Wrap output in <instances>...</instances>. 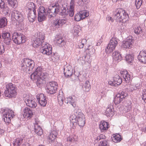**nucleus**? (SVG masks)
<instances>
[{
  "mask_svg": "<svg viewBox=\"0 0 146 146\" xmlns=\"http://www.w3.org/2000/svg\"><path fill=\"white\" fill-rule=\"evenodd\" d=\"M3 118L6 123H9L11 120L15 116L14 112L12 110L6 108L3 112Z\"/></svg>",
  "mask_w": 146,
  "mask_h": 146,
  "instance_id": "nucleus-8",
  "label": "nucleus"
},
{
  "mask_svg": "<svg viewBox=\"0 0 146 146\" xmlns=\"http://www.w3.org/2000/svg\"><path fill=\"white\" fill-rule=\"evenodd\" d=\"M120 73L126 82L129 81L130 80V75L127 71L126 70L121 71H120Z\"/></svg>",
  "mask_w": 146,
  "mask_h": 146,
  "instance_id": "nucleus-29",
  "label": "nucleus"
},
{
  "mask_svg": "<svg viewBox=\"0 0 146 146\" xmlns=\"http://www.w3.org/2000/svg\"><path fill=\"white\" fill-rule=\"evenodd\" d=\"M66 21H67L66 19L57 18L54 21L53 25L55 28H58L64 24Z\"/></svg>",
  "mask_w": 146,
  "mask_h": 146,
  "instance_id": "nucleus-18",
  "label": "nucleus"
},
{
  "mask_svg": "<svg viewBox=\"0 0 146 146\" xmlns=\"http://www.w3.org/2000/svg\"><path fill=\"white\" fill-rule=\"evenodd\" d=\"M87 112L89 113L90 114L93 115L92 111L90 108H89L87 110Z\"/></svg>",
  "mask_w": 146,
  "mask_h": 146,
  "instance_id": "nucleus-61",
  "label": "nucleus"
},
{
  "mask_svg": "<svg viewBox=\"0 0 146 146\" xmlns=\"http://www.w3.org/2000/svg\"><path fill=\"white\" fill-rule=\"evenodd\" d=\"M62 7L60 5V9L59 12L61 13V15H66L68 14V10L67 9V8L65 7L63 5H62Z\"/></svg>",
  "mask_w": 146,
  "mask_h": 146,
  "instance_id": "nucleus-36",
  "label": "nucleus"
},
{
  "mask_svg": "<svg viewBox=\"0 0 146 146\" xmlns=\"http://www.w3.org/2000/svg\"><path fill=\"white\" fill-rule=\"evenodd\" d=\"M24 100L27 105L30 107L35 108L37 106L35 100L29 95H25L24 97Z\"/></svg>",
  "mask_w": 146,
  "mask_h": 146,
  "instance_id": "nucleus-13",
  "label": "nucleus"
},
{
  "mask_svg": "<svg viewBox=\"0 0 146 146\" xmlns=\"http://www.w3.org/2000/svg\"><path fill=\"white\" fill-rule=\"evenodd\" d=\"M85 117L82 112H79L77 115L75 114L71 115L70 119L71 123L75 126L77 124L80 127H83L85 124Z\"/></svg>",
  "mask_w": 146,
  "mask_h": 146,
  "instance_id": "nucleus-4",
  "label": "nucleus"
},
{
  "mask_svg": "<svg viewBox=\"0 0 146 146\" xmlns=\"http://www.w3.org/2000/svg\"><path fill=\"white\" fill-rule=\"evenodd\" d=\"M60 9V7L58 3L53 4L52 6H50L47 11V13L48 14V17L50 18L55 16L56 14L59 12Z\"/></svg>",
  "mask_w": 146,
  "mask_h": 146,
  "instance_id": "nucleus-9",
  "label": "nucleus"
},
{
  "mask_svg": "<svg viewBox=\"0 0 146 146\" xmlns=\"http://www.w3.org/2000/svg\"><path fill=\"white\" fill-rule=\"evenodd\" d=\"M3 39V42L6 44L9 45L11 44V38H8Z\"/></svg>",
  "mask_w": 146,
  "mask_h": 146,
  "instance_id": "nucleus-51",
  "label": "nucleus"
},
{
  "mask_svg": "<svg viewBox=\"0 0 146 146\" xmlns=\"http://www.w3.org/2000/svg\"><path fill=\"white\" fill-rule=\"evenodd\" d=\"M58 88V84L55 82H52L47 83L46 90L49 94H52L55 93Z\"/></svg>",
  "mask_w": 146,
  "mask_h": 146,
  "instance_id": "nucleus-12",
  "label": "nucleus"
},
{
  "mask_svg": "<svg viewBox=\"0 0 146 146\" xmlns=\"http://www.w3.org/2000/svg\"><path fill=\"white\" fill-rule=\"evenodd\" d=\"M137 58L140 62L146 64V52L141 51L138 56Z\"/></svg>",
  "mask_w": 146,
  "mask_h": 146,
  "instance_id": "nucleus-26",
  "label": "nucleus"
},
{
  "mask_svg": "<svg viewBox=\"0 0 146 146\" xmlns=\"http://www.w3.org/2000/svg\"><path fill=\"white\" fill-rule=\"evenodd\" d=\"M23 116L24 118L30 119L31 118L34 113V111L30 108H25L23 110Z\"/></svg>",
  "mask_w": 146,
  "mask_h": 146,
  "instance_id": "nucleus-23",
  "label": "nucleus"
},
{
  "mask_svg": "<svg viewBox=\"0 0 146 146\" xmlns=\"http://www.w3.org/2000/svg\"><path fill=\"white\" fill-rule=\"evenodd\" d=\"M77 3L79 5H82L85 4H86V3H87L88 0H77Z\"/></svg>",
  "mask_w": 146,
  "mask_h": 146,
  "instance_id": "nucleus-52",
  "label": "nucleus"
},
{
  "mask_svg": "<svg viewBox=\"0 0 146 146\" xmlns=\"http://www.w3.org/2000/svg\"><path fill=\"white\" fill-rule=\"evenodd\" d=\"M142 98L144 102L146 103V89H144L143 91Z\"/></svg>",
  "mask_w": 146,
  "mask_h": 146,
  "instance_id": "nucleus-50",
  "label": "nucleus"
},
{
  "mask_svg": "<svg viewBox=\"0 0 146 146\" xmlns=\"http://www.w3.org/2000/svg\"><path fill=\"white\" fill-rule=\"evenodd\" d=\"M107 20L109 22H112L113 21V19L111 17H108L107 18Z\"/></svg>",
  "mask_w": 146,
  "mask_h": 146,
  "instance_id": "nucleus-60",
  "label": "nucleus"
},
{
  "mask_svg": "<svg viewBox=\"0 0 146 146\" xmlns=\"http://www.w3.org/2000/svg\"><path fill=\"white\" fill-rule=\"evenodd\" d=\"M8 3L11 7L15 8L17 5V2L16 0H10L8 1Z\"/></svg>",
  "mask_w": 146,
  "mask_h": 146,
  "instance_id": "nucleus-42",
  "label": "nucleus"
},
{
  "mask_svg": "<svg viewBox=\"0 0 146 146\" xmlns=\"http://www.w3.org/2000/svg\"><path fill=\"white\" fill-rule=\"evenodd\" d=\"M119 41V39L116 38H112L106 49V52L108 54L112 52L118 44Z\"/></svg>",
  "mask_w": 146,
  "mask_h": 146,
  "instance_id": "nucleus-10",
  "label": "nucleus"
},
{
  "mask_svg": "<svg viewBox=\"0 0 146 146\" xmlns=\"http://www.w3.org/2000/svg\"><path fill=\"white\" fill-rule=\"evenodd\" d=\"M141 146H146V142H144L141 144Z\"/></svg>",
  "mask_w": 146,
  "mask_h": 146,
  "instance_id": "nucleus-64",
  "label": "nucleus"
},
{
  "mask_svg": "<svg viewBox=\"0 0 146 146\" xmlns=\"http://www.w3.org/2000/svg\"><path fill=\"white\" fill-rule=\"evenodd\" d=\"M113 60L117 62L122 59V57L120 53L117 51H115L113 53Z\"/></svg>",
  "mask_w": 146,
  "mask_h": 146,
  "instance_id": "nucleus-32",
  "label": "nucleus"
},
{
  "mask_svg": "<svg viewBox=\"0 0 146 146\" xmlns=\"http://www.w3.org/2000/svg\"><path fill=\"white\" fill-rule=\"evenodd\" d=\"M134 32L137 34H139L142 33V30L140 27H137L134 30Z\"/></svg>",
  "mask_w": 146,
  "mask_h": 146,
  "instance_id": "nucleus-53",
  "label": "nucleus"
},
{
  "mask_svg": "<svg viewBox=\"0 0 146 146\" xmlns=\"http://www.w3.org/2000/svg\"><path fill=\"white\" fill-rule=\"evenodd\" d=\"M133 43V40L132 38V37L130 36L128 37L126 40L123 43L122 47L124 49L131 48Z\"/></svg>",
  "mask_w": 146,
  "mask_h": 146,
  "instance_id": "nucleus-19",
  "label": "nucleus"
},
{
  "mask_svg": "<svg viewBox=\"0 0 146 146\" xmlns=\"http://www.w3.org/2000/svg\"><path fill=\"white\" fill-rule=\"evenodd\" d=\"M58 132L55 129H53L51 130L48 137V140L50 143H52L55 139L56 137L58 135Z\"/></svg>",
  "mask_w": 146,
  "mask_h": 146,
  "instance_id": "nucleus-21",
  "label": "nucleus"
},
{
  "mask_svg": "<svg viewBox=\"0 0 146 146\" xmlns=\"http://www.w3.org/2000/svg\"><path fill=\"white\" fill-rule=\"evenodd\" d=\"M120 29L121 30V31H125L126 30V27L125 26H122L121 27Z\"/></svg>",
  "mask_w": 146,
  "mask_h": 146,
  "instance_id": "nucleus-58",
  "label": "nucleus"
},
{
  "mask_svg": "<svg viewBox=\"0 0 146 146\" xmlns=\"http://www.w3.org/2000/svg\"><path fill=\"white\" fill-rule=\"evenodd\" d=\"M104 136L102 135H100L98 136L95 140V142H96L99 141L101 139H103L104 138Z\"/></svg>",
  "mask_w": 146,
  "mask_h": 146,
  "instance_id": "nucleus-55",
  "label": "nucleus"
},
{
  "mask_svg": "<svg viewBox=\"0 0 146 146\" xmlns=\"http://www.w3.org/2000/svg\"><path fill=\"white\" fill-rule=\"evenodd\" d=\"M23 139H22L17 138L13 143L14 146H20L22 143Z\"/></svg>",
  "mask_w": 146,
  "mask_h": 146,
  "instance_id": "nucleus-45",
  "label": "nucleus"
},
{
  "mask_svg": "<svg viewBox=\"0 0 146 146\" xmlns=\"http://www.w3.org/2000/svg\"><path fill=\"white\" fill-rule=\"evenodd\" d=\"M17 88L16 86L11 83L6 85V90L4 92L5 96L9 98L14 97L17 94Z\"/></svg>",
  "mask_w": 146,
  "mask_h": 146,
  "instance_id": "nucleus-5",
  "label": "nucleus"
},
{
  "mask_svg": "<svg viewBox=\"0 0 146 146\" xmlns=\"http://www.w3.org/2000/svg\"><path fill=\"white\" fill-rule=\"evenodd\" d=\"M36 99L41 106L44 107L47 103V98L43 94H38L36 96Z\"/></svg>",
  "mask_w": 146,
  "mask_h": 146,
  "instance_id": "nucleus-17",
  "label": "nucleus"
},
{
  "mask_svg": "<svg viewBox=\"0 0 146 146\" xmlns=\"http://www.w3.org/2000/svg\"><path fill=\"white\" fill-rule=\"evenodd\" d=\"M82 88L84 91L86 92L89 91L91 88V86L89 81L88 80L86 81L83 85Z\"/></svg>",
  "mask_w": 146,
  "mask_h": 146,
  "instance_id": "nucleus-37",
  "label": "nucleus"
},
{
  "mask_svg": "<svg viewBox=\"0 0 146 146\" xmlns=\"http://www.w3.org/2000/svg\"><path fill=\"white\" fill-rule=\"evenodd\" d=\"M72 81L78 80H79V78L78 76H75V75H72Z\"/></svg>",
  "mask_w": 146,
  "mask_h": 146,
  "instance_id": "nucleus-56",
  "label": "nucleus"
},
{
  "mask_svg": "<svg viewBox=\"0 0 146 146\" xmlns=\"http://www.w3.org/2000/svg\"><path fill=\"white\" fill-rule=\"evenodd\" d=\"M114 19L119 23H125L128 21L129 17L127 13L123 9H118L114 12Z\"/></svg>",
  "mask_w": 146,
  "mask_h": 146,
  "instance_id": "nucleus-3",
  "label": "nucleus"
},
{
  "mask_svg": "<svg viewBox=\"0 0 146 146\" xmlns=\"http://www.w3.org/2000/svg\"><path fill=\"white\" fill-rule=\"evenodd\" d=\"M47 74L42 72L40 67H38L35 71L31 75V79L36 82L37 85H40L43 83V80L46 78Z\"/></svg>",
  "mask_w": 146,
  "mask_h": 146,
  "instance_id": "nucleus-2",
  "label": "nucleus"
},
{
  "mask_svg": "<svg viewBox=\"0 0 146 146\" xmlns=\"http://www.w3.org/2000/svg\"><path fill=\"white\" fill-rule=\"evenodd\" d=\"M121 139H122L121 136L119 134L114 135L112 138L113 141L116 143L119 142L121 141Z\"/></svg>",
  "mask_w": 146,
  "mask_h": 146,
  "instance_id": "nucleus-41",
  "label": "nucleus"
},
{
  "mask_svg": "<svg viewBox=\"0 0 146 146\" xmlns=\"http://www.w3.org/2000/svg\"><path fill=\"white\" fill-rule=\"evenodd\" d=\"M54 57L56 59V61L58 60H59V56L57 55L56 54H54Z\"/></svg>",
  "mask_w": 146,
  "mask_h": 146,
  "instance_id": "nucleus-57",
  "label": "nucleus"
},
{
  "mask_svg": "<svg viewBox=\"0 0 146 146\" xmlns=\"http://www.w3.org/2000/svg\"><path fill=\"white\" fill-rule=\"evenodd\" d=\"M122 82L121 78L118 75H116L113 78V81L110 80L108 83L110 85L114 86H117L120 84Z\"/></svg>",
  "mask_w": 146,
  "mask_h": 146,
  "instance_id": "nucleus-20",
  "label": "nucleus"
},
{
  "mask_svg": "<svg viewBox=\"0 0 146 146\" xmlns=\"http://www.w3.org/2000/svg\"><path fill=\"white\" fill-rule=\"evenodd\" d=\"M131 102L128 101L123 107V112L126 113L129 111L131 109Z\"/></svg>",
  "mask_w": 146,
  "mask_h": 146,
  "instance_id": "nucleus-33",
  "label": "nucleus"
},
{
  "mask_svg": "<svg viewBox=\"0 0 146 146\" xmlns=\"http://www.w3.org/2000/svg\"><path fill=\"white\" fill-rule=\"evenodd\" d=\"M12 38L14 42L18 44L24 43L26 41L25 36L20 33H14L13 34Z\"/></svg>",
  "mask_w": 146,
  "mask_h": 146,
  "instance_id": "nucleus-11",
  "label": "nucleus"
},
{
  "mask_svg": "<svg viewBox=\"0 0 146 146\" xmlns=\"http://www.w3.org/2000/svg\"><path fill=\"white\" fill-rule=\"evenodd\" d=\"M74 0H71L70 3V8L69 9L68 13L70 17H72L74 14V8L75 5Z\"/></svg>",
  "mask_w": 146,
  "mask_h": 146,
  "instance_id": "nucleus-31",
  "label": "nucleus"
},
{
  "mask_svg": "<svg viewBox=\"0 0 146 146\" xmlns=\"http://www.w3.org/2000/svg\"><path fill=\"white\" fill-rule=\"evenodd\" d=\"M47 15L46 12L43 6H40L38 10V19L39 22L45 20Z\"/></svg>",
  "mask_w": 146,
  "mask_h": 146,
  "instance_id": "nucleus-15",
  "label": "nucleus"
},
{
  "mask_svg": "<svg viewBox=\"0 0 146 146\" xmlns=\"http://www.w3.org/2000/svg\"><path fill=\"white\" fill-rule=\"evenodd\" d=\"M35 38L33 40V46L37 47H41L40 51L44 54L50 55L52 53V48L48 44L44 41V35L42 33H37L35 35Z\"/></svg>",
  "mask_w": 146,
  "mask_h": 146,
  "instance_id": "nucleus-1",
  "label": "nucleus"
},
{
  "mask_svg": "<svg viewBox=\"0 0 146 146\" xmlns=\"http://www.w3.org/2000/svg\"><path fill=\"white\" fill-rule=\"evenodd\" d=\"M11 16L12 18H14L18 22L19 25L21 27L23 26V21L24 17L23 14H22L21 12L16 9H14L12 11Z\"/></svg>",
  "mask_w": 146,
  "mask_h": 146,
  "instance_id": "nucleus-7",
  "label": "nucleus"
},
{
  "mask_svg": "<svg viewBox=\"0 0 146 146\" xmlns=\"http://www.w3.org/2000/svg\"><path fill=\"white\" fill-rule=\"evenodd\" d=\"M57 45L61 44L62 46L65 44V42L62 38H56V40Z\"/></svg>",
  "mask_w": 146,
  "mask_h": 146,
  "instance_id": "nucleus-46",
  "label": "nucleus"
},
{
  "mask_svg": "<svg viewBox=\"0 0 146 146\" xmlns=\"http://www.w3.org/2000/svg\"><path fill=\"white\" fill-rule=\"evenodd\" d=\"M127 96L128 94L127 93L123 91L119 92L115 97L114 102L115 104H118L121 102Z\"/></svg>",
  "mask_w": 146,
  "mask_h": 146,
  "instance_id": "nucleus-14",
  "label": "nucleus"
},
{
  "mask_svg": "<svg viewBox=\"0 0 146 146\" xmlns=\"http://www.w3.org/2000/svg\"><path fill=\"white\" fill-rule=\"evenodd\" d=\"M35 4L33 2H29L27 3V7L28 10H35Z\"/></svg>",
  "mask_w": 146,
  "mask_h": 146,
  "instance_id": "nucleus-44",
  "label": "nucleus"
},
{
  "mask_svg": "<svg viewBox=\"0 0 146 146\" xmlns=\"http://www.w3.org/2000/svg\"><path fill=\"white\" fill-rule=\"evenodd\" d=\"M36 17V10H30L28 16V18L29 21L33 23L35 21Z\"/></svg>",
  "mask_w": 146,
  "mask_h": 146,
  "instance_id": "nucleus-27",
  "label": "nucleus"
},
{
  "mask_svg": "<svg viewBox=\"0 0 146 146\" xmlns=\"http://www.w3.org/2000/svg\"><path fill=\"white\" fill-rule=\"evenodd\" d=\"M3 39L10 38V33L8 32L3 33L2 35Z\"/></svg>",
  "mask_w": 146,
  "mask_h": 146,
  "instance_id": "nucleus-49",
  "label": "nucleus"
},
{
  "mask_svg": "<svg viewBox=\"0 0 146 146\" xmlns=\"http://www.w3.org/2000/svg\"><path fill=\"white\" fill-rule=\"evenodd\" d=\"M64 72L66 77H68L71 76L72 74V70L71 66H65L64 68Z\"/></svg>",
  "mask_w": 146,
  "mask_h": 146,
  "instance_id": "nucleus-24",
  "label": "nucleus"
},
{
  "mask_svg": "<svg viewBox=\"0 0 146 146\" xmlns=\"http://www.w3.org/2000/svg\"><path fill=\"white\" fill-rule=\"evenodd\" d=\"M43 0H37L36 1L38 2V3L39 4H41L42 3Z\"/></svg>",
  "mask_w": 146,
  "mask_h": 146,
  "instance_id": "nucleus-62",
  "label": "nucleus"
},
{
  "mask_svg": "<svg viewBox=\"0 0 146 146\" xmlns=\"http://www.w3.org/2000/svg\"><path fill=\"white\" fill-rule=\"evenodd\" d=\"M109 127L108 123L104 121H102L99 125V127L101 132H106Z\"/></svg>",
  "mask_w": 146,
  "mask_h": 146,
  "instance_id": "nucleus-28",
  "label": "nucleus"
},
{
  "mask_svg": "<svg viewBox=\"0 0 146 146\" xmlns=\"http://www.w3.org/2000/svg\"><path fill=\"white\" fill-rule=\"evenodd\" d=\"M80 30L81 29L80 26L76 25L74 27L73 29L72 30V33L74 36H76L78 35Z\"/></svg>",
  "mask_w": 146,
  "mask_h": 146,
  "instance_id": "nucleus-40",
  "label": "nucleus"
},
{
  "mask_svg": "<svg viewBox=\"0 0 146 146\" xmlns=\"http://www.w3.org/2000/svg\"><path fill=\"white\" fill-rule=\"evenodd\" d=\"M35 66L34 61L29 58H25L21 64V69L24 72H27L33 70Z\"/></svg>",
  "mask_w": 146,
  "mask_h": 146,
  "instance_id": "nucleus-6",
  "label": "nucleus"
},
{
  "mask_svg": "<svg viewBox=\"0 0 146 146\" xmlns=\"http://www.w3.org/2000/svg\"><path fill=\"white\" fill-rule=\"evenodd\" d=\"M105 114L107 117L113 116L114 114V109L113 106L110 104H108V107L105 111Z\"/></svg>",
  "mask_w": 146,
  "mask_h": 146,
  "instance_id": "nucleus-25",
  "label": "nucleus"
},
{
  "mask_svg": "<svg viewBox=\"0 0 146 146\" xmlns=\"http://www.w3.org/2000/svg\"><path fill=\"white\" fill-rule=\"evenodd\" d=\"M5 51L4 45L2 44H0V55L2 54Z\"/></svg>",
  "mask_w": 146,
  "mask_h": 146,
  "instance_id": "nucleus-54",
  "label": "nucleus"
},
{
  "mask_svg": "<svg viewBox=\"0 0 146 146\" xmlns=\"http://www.w3.org/2000/svg\"><path fill=\"white\" fill-rule=\"evenodd\" d=\"M89 15V12L86 10L80 11L79 13L76 14L74 20L76 21H78L88 17Z\"/></svg>",
  "mask_w": 146,
  "mask_h": 146,
  "instance_id": "nucleus-16",
  "label": "nucleus"
},
{
  "mask_svg": "<svg viewBox=\"0 0 146 146\" xmlns=\"http://www.w3.org/2000/svg\"><path fill=\"white\" fill-rule=\"evenodd\" d=\"M0 8L1 9H2L3 11H5L7 13H8L9 8L6 5L4 2L2 0H0Z\"/></svg>",
  "mask_w": 146,
  "mask_h": 146,
  "instance_id": "nucleus-39",
  "label": "nucleus"
},
{
  "mask_svg": "<svg viewBox=\"0 0 146 146\" xmlns=\"http://www.w3.org/2000/svg\"><path fill=\"white\" fill-rule=\"evenodd\" d=\"M85 44H86L84 43L80 42L78 45L79 47L80 48H83Z\"/></svg>",
  "mask_w": 146,
  "mask_h": 146,
  "instance_id": "nucleus-59",
  "label": "nucleus"
},
{
  "mask_svg": "<svg viewBox=\"0 0 146 146\" xmlns=\"http://www.w3.org/2000/svg\"><path fill=\"white\" fill-rule=\"evenodd\" d=\"M135 4L137 9H139L141 6L143 0H135Z\"/></svg>",
  "mask_w": 146,
  "mask_h": 146,
  "instance_id": "nucleus-47",
  "label": "nucleus"
},
{
  "mask_svg": "<svg viewBox=\"0 0 146 146\" xmlns=\"http://www.w3.org/2000/svg\"><path fill=\"white\" fill-rule=\"evenodd\" d=\"M86 40L85 39H83L82 40V41L81 42V43H84L86 44Z\"/></svg>",
  "mask_w": 146,
  "mask_h": 146,
  "instance_id": "nucleus-63",
  "label": "nucleus"
},
{
  "mask_svg": "<svg viewBox=\"0 0 146 146\" xmlns=\"http://www.w3.org/2000/svg\"><path fill=\"white\" fill-rule=\"evenodd\" d=\"M65 102L67 104H71L74 108L76 106L75 100L74 99H73L71 97L66 98L65 99Z\"/></svg>",
  "mask_w": 146,
  "mask_h": 146,
  "instance_id": "nucleus-34",
  "label": "nucleus"
},
{
  "mask_svg": "<svg viewBox=\"0 0 146 146\" xmlns=\"http://www.w3.org/2000/svg\"><path fill=\"white\" fill-rule=\"evenodd\" d=\"M99 146H110V145L107 141L103 140L102 143L99 144Z\"/></svg>",
  "mask_w": 146,
  "mask_h": 146,
  "instance_id": "nucleus-48",
  "label": "nucleus"
},
{
  "mask_svg": "<svg viewBox=\"0 0 146 146\" xmlns=\"http://www.w3.org/2000/svg\"><path fill=\"white\" fill-rule=\"evenodd\" d=\"M64 98L63 91L62 90H60L59 91V94L58 96V102L60 106H63L64 105L63 104Z\"/></svg>",
  "mask_w": 146,
  "mask_h": 146,
  "instance_id": "nucleus-30",
  "label": "nucleus"
},
{
  "mask_svg": "<svg viewBox=\"0 0 146 146\" xmlns=\"http://www.w3.org/2000/svg\"><path fill=\"white\" fill-rule=\"evenodd\" d=\"M35 121L34 124L35 133L38 135L40 136L42 135L43 132L42 129L40 126V122L35 119Z\"/></svg>",
  "mask_w": 146,
  "mask_h": 146,
  "instance_id": "nucleus-22",
  "label": "nucleus"
},
{
  "mask_svg": "<svg viewBox=\"0 0 146 146\" xmlns=\"http://www.w3.org/2000/svg\"><path fill=\"white\" fill-rule=\"evenodd\" d=\"M77 136L74 134L70 135L67 138V141L69 143H74L77 141Z\"/></svg>",
  "mask_w": 146,
  "mask_h": 146,
  "instance_id": "nucleus-35",
  "label": "nucleus"
},
{
  "mask_svg": "<svg viewBox=\"0 0 146 146\" xmlns=\"http://www.w3.org/2000/svg\"><path fill=\"white\" fill-rule=\"evenodd\" d=\"M134 59L133 55L127 54L125 57V60L129 63H131Z\"/></svg>",
  "mask_w": 146,
  "mask_h": 146,
  "instance_id": "nucleus-43",
  "label": "nucleus"
},
{
  "mask_svg": "<svg viewBox=\"0 0 146 146\" xmlns=\"http://www.w3.org/2000/svg\"><path fill=\"white\" fill-rule=\"evenodd\" d=\"M7 24V20L5 17L0 18V28L5 27Z\"/></svg>",
  "mask_w": 146,
  "mask_h": 146,
  "instance_id": "nucleus-38",
  "label": "nucleus"
}]
</instances>
